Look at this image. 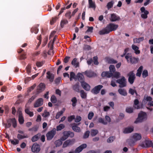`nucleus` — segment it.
Returning a JSON list of instances; mask_svg holds the SVG:
<instances>
[{"label":"nucleus","instance_id":"nucleus-2","mask_svg":"<svg viewBox=\"0 0 153 153\" xmlns=\"http://www.w3.org/2000/svg\"><path fill=\"white\" fill-rule=\"evenodd\" d=\"M116 82L120 84V87L123 88L126 86V79L124 76H122L121 79H117Z\"/></svg>","mask_w":153,"mask_h":153},{"label":"nucleus","instance_id":"nucleus-24","mask_svg":"<svg viewBox=\"0 0 153 153\" xmlns=\"http://www.w3.org/2000/svg\"><path fill=\"white\" fill-rule=\"evenodd\" d=\"M134 128L133 127H128L124 129L123 133L125 134L130 133L132 132Z\"/></svg>","mask_w":153,"mask_h":153},{"label":"nucleus","instance_id":"nucleus-56","mask_svg":"<svg viewBox=\"0 0 153 153\" xmlns=\"http://www.w3.org/2000/svg\"><path fill=\"white\" fill-rule=\"evenodd\" d=\"M90 131H87L84 134L83 136V138L85 139L88 137L89 135Z\"/></svg>","mask_w":153,"mask_h":153},{"label":"nucleus","instance_id":"nucleus-17","mask_svg":"<svg viewBox=\"0 0 153 153\" xmlns=\"http://www.w3.org/2000/svg\"><path fill=\"white\" fill-rule=\"evenodd\" d=\"M19 121L20 123L22 124L24 123V120L22 115V112L21 111H19Z\"/></svg>","mask_w":153,"mask_h":153},{"label":"nucleus","instance_id":"nucleus-38","mask_svg":"<svg viewBox=\"0 0 153 153\" xmlns=\"http://www.w3.org/2000/svg\"><path fill=\"white\" fill-rule=\"evenodd\" d=\"M40 136V134H37L34 136L32 139V141L33 142H35L37 141Z\"/></svg>","mask_w":153,"mask_h":153},{"label":"nucleus","instance_id":"nucleus-1","mask_svg":"<svg viewBox=\"0 0 153 153\" xmlns=\"http://www.w3.org/2000/svg\"><path fill=\"white\" fill-rule=\"evenodd\" d=\"M147 119V115L146 113L143 112H140L138 115V118L134 121L135 123L141 122Z\"/></svg>","mask_w":153,"mask_h":153},{"label":"nucleus","instance_id":"nucleus-8","mask_svg":"<svg viewBox=\"0 0 153 153\" xmlns=\"http://www.w3.org/2000/svg\"><path fill=\"white\" fill-rule=\"evenodd\" d=\"M74 142L75 140L74 139L67 140L64 143L62 147L63 148H66L70 145H72Z\"/></svg>","mask_w":153,"mask_h":153},{"label":"nucleus","instance_id":"nucleus-60","mask_svg":"<svg viewBox=\"0 0 153 153\" xmlns=\"http://www.w3.org/2000/svg\"><path fill=\"white\" fill-rule=\"evenodd\" d=\"M148 76V72L147 71L144 70L142 73V76L143 78H145Z\"/></svg>","mask_w":153,"mask_h":153},{"label":"nucleus","instance_id":"nucleus-41","mask_svg":"<svg viewBox=\"0 0 153 153\" xmlns=\"http://www.w3.org/2000/svg\"><path fill=\"white\" fill-rule=\"evenodd\" d=\"M27 137V136L25 134H23L22 135L20 134H18L17 135V138L19 139H23Z\"/></svg>","mask_w":153,"mask_h":153},{"label":"nucleus","instance_id":"nucleus-43","mask_svg":"<svg viewBox=\"0 0 153 153\" xmlns=\"http://www.w3.org/2000/svg\"><path fill=\"white\" fill-rule=\"evenodd\" d=\"M120 72H115L113 74H112V76H113L116 79H118L120 77Z\"/></svg>","mask_w":153,"mask_h":153},{"label":"nucleus","instance_id":"nucleus-59","mask_svg":"<svg viewBox=\"0 0 153 153\" xmlns=\"http://www.w3.org/2000/svg\"><path fill=\"white\" fill-rule=\"evenodd\" d=\"M115 139V137H110L107 140V142L108 143H111Z\"/></svg>","mask_w":153,"mask_h":153},{"label":"nucleus","instance_id":"nucleus-53","mask_svg":"<svg viewBox=\"0 0 153 153\" xmlns=\"http://www.w3.org/2000/svg\"><path fill=\"white\" fill-rule=\"evenodd\" d=\"M10 141L11 142V143L14 145L17 144H18L19 143V141L17 139H14V140H10Z\"/></svg>","mask_w":153,"mask_h":153},{"label":"nucleus","instance_id":"nucleus-63","mask_svg":"<svg viewBox=\"0 0 153 153\" xmlns=\"http://www.w3.org/2000/svg\"><path fill=\"white\" fill-rule=\"evenodd\" d=\"M88 29L86 30V32H90L92 33L93 30V27H88Z\"/></svg>","mask_w":153,"mask_h":153},{"label":"nucleus","instance_id":"nucleus-36","mask_svg":"<svg viewBox=\"0 0 153 153\" xmlns=\"http://www.w3.org/2000/svg\"><path fill=\"white\" fill-rule=\"evenodd\" d=\"M50 115V113L46 110H45L43 113L42 114V116L45 117H47Z\"/></svg>","mask_w":153,"mask_h":153},{"label":"nucleus","instance_id":"nucleus-47","mask_svg":"<svg viewBox=\"0 0 153 153\" xmlns=\"http://www.w3.org/2000/svg\"><path fill=\"white\" fill-rule=\"evenodd\" d=\"M45 85L42 83H40L38 86V89L41 91L44 90L45 89Z\"/></svg>","mask_w":153,"mask_h":153},{"label":"nucleus","instance_id":"nucleus-33","mask_svg":"<svg viewBox=\"0 0 153 153\" xmlns=\"http://www.w3.org/2000/svg\"><path fill=\"white\" fill-rule=\"evenodd\" d=\"M87 76L89 77H92L94 76V73L91 71H85L84 73Z\"/></svg>","mask_w":153,"mask_h":153},{"label":"nucleus","instance_id":"nucleus-30","mask_svg":"<svg viewBox=\"0 0 153 153\" xmlns=\"http://www.w3.org/2000/svg\"><path fill=\"white\" fill-rule=\"evenodd\" d=\"M145 143L146 147H149L152 146L153 148V144L151 141L149 140H146L145 141Z\"/></svg>","mask_w":153,"mask_h":153},{"label":"nucleus","instance_id":"nucleus-49","mask_svg":"<svg viewBox=\"0 0 153 153\" xmlns=\"http://www.w3.org/2000/svg\"><path fill=\"white\" fill-rule=\"evenodd\" d=\"M71 102H72V105L74 107L76 105V103L77 102V99L76 97H73L71 100Z\"/></svg>","mask_w":153,"mask_h":153},{"label":"nucleus","instance_id":"nucleus-57","mask_svg":"<svg viewBox=\"0 0 153 153\" xmlns=\"http://www.w3.org/2000/svg\"><path fill=\"white\" fill-rule=\"evenodd\" d=\"M75 75L73 72H71L70 74V80L72 81L73 79H74L75 78Z\"/></svg>","mask_w":153,"mask_h":153},{"label":"nucleus","instance_id":"nucleus-16","mask_svg":"<svg viewBox=\"0 0 153 153\" xmlns=\"http://www.w3.org/2000/svg\"><path fill=\"white\" fill-rule=\"evenodd\" d=\"M56 36H55L54 38H53V41H50L49 43L48 44L49 46L50 47V50L48 52V54L50 55H51L52 54L50 53L51 51H52L53 50V43L54 41H55L56 39Z\"/></svg>","mask_w":153,"mask_h":153},{"label":"nucleus","instance_id":"nucleus-25","mask_svg":"<svg viewBox=\"0 0 153 153\" xmlns=\"http://www.w3.org/2000/svg\"><path fill=\"white\" fill-rule=\"evenodd\" d=\"M143 37H141L138 38H134L133 39V42L134 43H139L141 42L143 40Z\"/></svg>","mask_w":153,"mask_h":153},{"label":"nucleus","instance_id":"nucleus-14","mask_svg":"<svg viewBox=\"0 0 153 153\" xmlns=\"http://www.w3.org/2000/svg\"><path fill=\"white\" fill-rule=\"evenodd\" d=\"M110 19L111 22H114L119 20L120 19V17L115 14H113L111 15V17Z\"/></svg>","mask_w":153,"mask_h":153},{"label":"nucleus","instance_id":"nucleus-58","mask_svg":"<svg viewBox=\"0 0 153 153\" xmlns=\"http://www.w3.org/2000/svg\"><path fill=\"white\" fill-rule=\"evenodd\" d=\"M138 103V100L137 99L135 100L134 101V104L135 105L134 107L135 108L137 109H138L139 108V107L138 105H137Z\"/></svg>","mask_w":153,"mask_h":153},{"label":"nucleus","instance_id":"nucleus-61","mask_svg":"<svg viewBox=\"0 0 153 153\" xmlns=\"http://www.w3.org/2000/svg\"><path fill=\"white\" fill-rule=\"evenodd\" d=\"M126 111L127 113H131L133 112V109L132 108L128 107L126 108Z\"/></svg>","mask_w":153,"mask_h":153},{"label":"nucleus","instance_id":"nucleus-27","mask_svg":"<svg viewBox=\"0 0 153 153\" xmlns=\"http://www.w3.org/2000/svg\"><path fill=\"white\" fill-rule=\"evenodd\" d=\"M71 64L76 68L78 67L79 66V63L77 62V59L76 58H74L73 60L71 62Z\"/></svg>","mask_w":153,"mask_h":153},{"label":"nucleus","instance_id":"nucleus-10","mask_svg":"<svg viewBox=\"0 0 153 153\" xmlns=\"http://www.w3.org/2000/svg\"><path fill=\"white\" fill-rule=\"evenodd\" d=\"M103 87V86L101 85H99L95 86L91 91V92L94 94H98L100 89Z\"/></svg>","mask_w":153,"mask_h":153},{"label":"nucleus","instance_id":"nucleus-39","mask_svg":"<svg viewBox=\"0 0 153 153\" xmlns=\"http://www.w3.org/2000/svg\"><path fill=\"white\" fill-rule=\"evenodd\" d=\"M77 78L78 80L80 81L84 79V77L83 75L81 73H79L77 75Z\"/></svg>","mask_w":153,"mask_h":153},{"label":"nucleus","instance_id":"nucleus-45","mask_svg":"<svg viewBox=\"0 0 153 153\" xmlns=\"http://www.w3.org/2000/svg\"><path fill=\"white\" fill-rule=\"evenodd\" d=\"M80 95L82 98L85 99L86 97V94L84 92L83 90H81L80 91Z\"/></svg>","mask_w":153,"mask_h":153},{"label":"nucleus","instance_id":"nucleus-13","mask_svg":"<svg viewBox=\"0 0 153 153\" xmlns=\"http://www.w3.org/2000/svg\"><path fill=\"white\" fill-rule=\"evenodd\" d=\"M81 85L82 88L86 91H89L90 89V86L85 82H81Z\"/></svg>","mask_w":153,"mask_h":153},{"label":"nucleus","instance_id":"nucleus-62","mask_svg":"<svg viewBox=\"0 0 153 153\" xmlns=\"http://www.w3.org/2000/svg\"><path fill=\"white\" fill-rule=\"evenodd\" d=\"M105 117V121L107 123V124L108 123H110L111 122V118L108 116H106Z\"/></svg>","mask_w":153,"mask_h":153},{"label":"nucleus","instance_id":"nucleus-34","mask_svg":"<svg viewBox=\"0 0 153 153\" xmlns=\"http://www.w3.org/2000/svg\"><path fill=\"white\" fill-rule=\"evenodd\" d=\"M134 141L133 139V140L132 139H129L127 140L126 143L128 145L131 146L134 144Z\"/></svg>","mask_w":153,"mask_h":153},{"label":"nucleus","instance_id":"nucleus-5","mask_svg":"<svg viewBox=\"0 0 153 153\" xmlns=\"http://www.w3.org/2000/svg\"><path fill=\"white\" fill-rule=\"evenodd\" d=\"M31 150L34 153H38L40 150V146L36 143H34L32 146Z\"/></svg>","mask_w":153,"mask_h":153},{"label":"nucleus","instance_id":"nucleus-7","mask_svg":"<svg viewBox=\"0 0 153 153\" xmlns=\"http://www.w3.org/2000/svg\"><path fill=\"white\" fill-rule=\"evenodd\" d=\"M140 10L142 13L141 14V17L142 18L146 19L147 18V15L149 14V12L146 10L145 9L144 7H142L140 8Z\"/></svg>","mask_w":153,"mask_h":153},{"label":"nucleus","instance_id":"nucleus-46","mask_svg":"<svg viewBox=\"0 0 153 153\" xmlns=\"http://www.w3.org/2000/svg\"><path fill=\"white\" fill-rule=\"evenodd\" d=\"M61 139L58 140L56 141L55 142V144L56 147L59 146H60L62 144V142Z\"/></svg>","mask_w":153,"mask_h":153},{"label":"nucleus","instance_id":"nucleus-32","mask_svg":"<svg viewBox=\"0 0 153 153\" xmlns=\"http://www.w3.org/2000/svg\"><path fill=\"white\" fill-rule=\"evenodd\" d=\"M89 5V7L95 9L96 6L94 2H93L92 0H88Z\"/></svg>","mask_w":153,"mask_h":153},{"label":"nucleus","instance_id":"nucleus-4","mask_svg":"<svg viewBox=\"0 0 153 153\" xmlns=\"http://www.w3.org/2000/svg\"><path fill=\"white\" fill-rule=\"evenodd\" d=\"M56 133V129L55 128L53 129L51 131L48 132L46 135L47 140H51L53 138Z\"/></svg>","mask_w":153,"mask_h":153},{"label":"nucleus","instance_id":"nucleus-23","mask_svg":"<svg viewBox=\"0 0 153 153\" xmlns=\"http://www.w3.org/2000/svg\"><path fill=\"white\" fill-rule=\"evenodd\" d=\"M65 110V108H63L60 111L58 112L56 114V118L57 119H59L60 116L63 114Z\"/></svg>","mask_w":153,"mask_h":153},{"label":"nucleus","instance_id":"nucleus-54","mask_svg":"<svg viewBox=\"0 0 153 153\" xmlns=\"http://www.w3.org/2000/svg\"><path fill=\"white\" fill-rule=\"evenodd\" d=\"M114 3L113 1H111L109 2L107 5V7L108 9L111 8L113 6Z\"/></svg>","mask_w":153,"mask_h":153},{"label":"nucleus","instance_id":"nucleus-37","mask_svg":"<svg viewBox=\"0 0 153 153\" xmlns=\"http://www.w3.org/2000/svg\"><path fill=\"white\" fill-rule=\"evenodd\" d=\"M65 127V125L63 124H60L56 127V130L57 131H60L63 129Z\"/></svg>","mask_w":153,"mask_h":153},{"label":"nucleus","instance_id":"nucleus-21","mask_svg":"<svg viewBox=\"0 0 153 153\" xmlns=\"http://www.w3.org/2000/svg\"><path fill=\"white\" fill-rule=\"evenodd\" d=\"M69 131H65L63 132V136L61 138L62 141H64L66 139L69 137Z\"/></svg>","mask_w":153,"mask_h":153},{"label":"nucleus","instance_id":"nucleus-52","mask_svg":"<svg viewBox=\"0 0 153 153\" xmlns=\"http://www.w3.org/2000/svg\"><path fill=\"white\" fill-rule=\"evenodd\" d=\"M131 56V53H128L126 55L125 58L127 60V61L128 62H129V60L128 59H130Z\"/></svg>","mask_w":153,"mask_h":153},{"label":"nucleus","instance_id":"nucleus-6","mask_svg":"<svg viewBox=\"0 0 153 153\" xmlns=\"http://www.w3.org/2000/svg\"><path fill=\"white\" fill-rule=\"evenodd\" d=\"M128 76H129L128 81L130 84H132L133 83L135 78V74L133 72L131 71L128 73Z\"/></svg>","mask_w":153,"mask_h":153},{"label":"nucleus","instance_id":"nucleus-50","mask_svg":"<svg viewBox=\"0 0 153 153\" xmlns=\"http://www.w3.org/2000/svg\"><path fill=\"white\" fill-rule=\"evenodd\" d=\"M51 101L53 103H55L57 101L56 98L54 95L51 96Z\"/></svg>","mask_w":153,"mask_h":153},{"label":"nucleus","instance_id":"nucleus-12","mask_svg":"<svg viewBox=\"0 0 153 153\" xmlns=\"http://www.w3.org/2000/svg\"><path fill=\"white\" fill-rule=\"evenodd\" d=\"M118 25H117L111 24L107 26L110 32L115 30L118 28Z\"/></svg>","mask_w":153,"mask_h":153},{"label":"nucleus","instance_id":"nucleus-51","mask_svg":"<svg viewBox=\"0 0 153 153\" xmlns=\"http://www.w3.org/2000/svg\"><path fill=\"white\" fill-rule=\"evenodd\" d=\"M98 122L102 123L104 125L107 124V123L105 122L104 119L102 118H99L98 119Z\"/></svg>","mask_w":153,"mask_h":153},{"label":"nucleus","instance_id":"nucleus-31","mask_svg":"<svg viewBox=\"0 0 153 153\" xmlns=\"http://www.w3.org/2000/svg\"><path fill=\"white\" fill-rule=\"evenodd\" d=\"M98 131L97 129H92L91 130L90 134L92 136H96L98 133Z\"/></svg>","mask_w":153,"mask_h":153},{"label":"nucleus","instance_id":"nucleus-44","mask_svg":"<svg viewBox=\"0 0 153 153\" xmlns=\"http://www.w3.org/2000/svg\"><path fill=\"white\" fill-rule=\"evenodd\" d=\"M138 58H135V57H133L131 56L130 59V60H129V62L133 63L137 62L138 61Z\"/></svg>","mask_w":153,"mask_h":153},{"label":"nucleus","instance_id":"nucleus-28","mask_svg":"<svg viewBox=\"0 0 153 153\" xmlns=\"http://www.w3.org/2000/svg\"><path fill=\"white\" fill-rule=\"evenodd\" d=\"M72 129L75 131L79 132L81 131L80 128L76 126H72Z\"/></svg>","mask_w":153,"mask_h":153},{"label":"nucleus","instance_id":"nucleus-42","mask_svg":"<svg viewBox=\"0 0 153 153\" xmlns=\"http://www.w3.org/2000/svg\"><path fill=\"white\" fill-rule=\"evenodd\" d=\"M109 71L110 73L113 74L115 71L114 66L113 65H111L109 67Z\"/></svg>","mask_w":153,"mask_h":153},{"label":"nucleus","instance_id":"nucleus-18","mask_svg":"<svg viewBox=\"0 0 153 153\" xmlns=\"http://www.w3.org/2000/svg\"><path fill=\"white\" fill-rule=\"evenodd\" d=\"M107 26L105 28L101 30H100L99 32V34L101 35H102L106 34H107L110 32Z\"/></svg>","mask_w":153,"mask_h":153},{"label":"nucleus","instance_id":"nucleus-15","mask_svg":"<svg viewBox=\"0 0 153 153\" xmlns=\"http://www.w3.org/2000/svg\"><path fill=\"white\" fill-rule=\"evenodd\" d=\"M46 77L50 82H52L54 78V75L52 74L51 73L50 71H48L47 73Z\"/></svg>","mask_w":153,"mask_h":153},{"label":"nucleus","instance_id":"nucleus-26","mask_svg":"<svg viewBox=\"0 0 153 153\" xmlns=\"http://www.w3.org/2000/svg\"><path fill=\"white\" fill-rule=\"evenodd\" d=\"M141 138V135L138 134H134L133 137V139L135 141L140 140Z\"/></svg>","mask_w":153,"mask_h":153},{"label":"nucleus","instance_id":"nucleus-40","mask_svg":"<svg viewBox=\"0 0 153 153\" xmlns=\"http://www.w3.org/2000/svg\"><path fill=\"white\" fill-rule=\"evenodd\" d=\"M68 23V21L66 19L62 20L60 23V25L62 28L63 27L64 25Z\"/></svg>","mask_w":153,"mask_h":153},{"label":"nucleus","instance_id":"nucleus-55","mask_svg":"<svg viewBox=\"0 0 153 153\" xmlns=\"http://www.w3.org/2000/svg\"><path fill=\"white\" fill-rule=\"evenodd\" d=\"M75 118V116L74 115H71L70 116L68 117V121L69 122H71L72 120L74 119Z\"/></svg>","mask_w":153,"mask_h":153},{"label":"nucleus","instance_id":"nucleus-64","mask_svg":"<svg viewBox=\"0 0 153 153\" xmlns=\"http://www.w3.org/2000/svg\"><path fill=\"white\" fill-rule=\"evenodd\" d=\"M94 115V114L93 112H90L88 115V118L89 120H91Z\"/></svg>","mask_w":153,"mask_h":153},{"label":"nucleus","instance_id":"nucleus-22","mask_svg":"<svg viewBox=\"0 0 153 153\" xmlns=\"http://www.w3.org/2000/svg\"><path fill=\"white\" fill-rule=\"evenodd\" d=\"M131 48L134 51V52L136 54H138L140 53V51L139 50V48L137 46L134 45H132Z\"/></svg>","mask_w":153,"mask_h":153},{"label":"nucleus","instance_id":"nucleus-20","mask_svg":"<svg viewBox=\"0 0 153 153\" xmlns=\"http://www.w3.org/2000/svg\"><path fill=\"white\" fill-rule=\"evenodd\" d=\"M119 93L121 95L123 96H126L127 93L126 90L124 89L120 88L118 90Z\"/></svg>","mask_w":153,"mask_h":153},{"label":"nucleus","instance_id":"nucleus-9","mask_svg":"<svg viewBox=\"0 0 153 153\" xmlns=\"http://www.w3.org/2000/svg\"><path fill=\"white\" fill-rule=\"evenodd\" d=\"M87 146V145L85 143L81 145L75 149L74 152L75 153H79L81 152L83 149L86 148Z\"/></svg>","mask_w":153,"mask_h":153},{"label":"nucleus","instance_id":"nucleus-11","mask_svg":"<svg viewBox=\"0 0 153 153\" xmlns=\"http://www.w3.org/2000/svg\"><path fill=\"white\" fill-rule=\"evenodd\" d=\"M43 100L42 98L38 99L35 102L34 104L35 107H39L43 105Z\"/></svg>","mask_w":153,"mask_h":153},{"label":"nucleus","instance_id":"nucleus-19","mask_svg":"<svg viewBox=\"0 0 153 153\" xmlns=\"http://www.w3.org/2000/svg\"><path fill=\"white\" fill-rule=\"evenodd\" d=\"M101 76L102 77L110 78L112 76V74L108 71H104L102 73Z\"/></svg>","mask_w":153,"mask_h":153},{"label":"nucleus","instance_id":"nucleus-29","mask_svg":"<svg viewBox=\"0 0 153 153\" xmlns=\"http://www.w3.org/2000/svg\"><path fill=\"white\" fill-rule=\"evenodd\" d=\"M143 69V67L142 66H140L139 68L137 70V73L136 74V75L137 76L139 77L140 76Z\"/></svg>","mask_w":153,"mask_h":153},{"label":"nucleus","instance_id":"nucleus-3","mask_svg":"<svg viewBox=\"0 0 153 153\" xmlns=\"http://www.w3.org/2000/svg\"><path fill=\"white\" fill-rule=\"evenodd\" d=\"M10 122L12 123V125L13 127L15 128L17 126L16 121L15 118L10 119L7 121V124H5V126L6 128H8L11 126V123Z\"/></svg>","mask_w":153,"mask_h":153},{"label":"nucleus","instance_id":"nucleus-48","mask_svg":"<svg viewBox=\"0 0 153 153\" xmlns=\"http://www.w3.org/2000/svg\"><path fill=\"white\" fill-rule=\"evenodd\" d=\"M25 111L26 114H28L30 117H32L33 115V112L30 111L28 108L26 109L25 110Z\"/></svg>","mask_w":153,"mask_h":153},{"label":"nucleus","instance_id":"nucleus-35","mask_svg":"<svg viewBox=\"0 0 153 153\" xmlns=\"http://www.w3.org/2000/svg\"><path fill=\"white\" fill-rule=\"evenodd\" d=\"M79 83H77L75 85H74L73 86V88L74 91L76 92L79 91Z\"/></svg>","mask_w":153,"mask_h":153}]
</instances>
